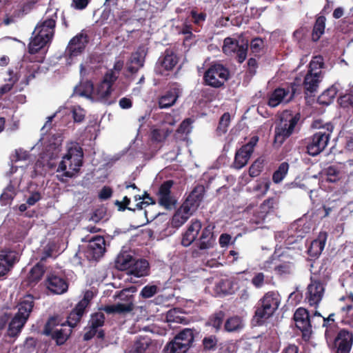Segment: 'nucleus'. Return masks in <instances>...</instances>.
Returning a JSON list of instances; mask_svg holds the SVG:
<instances>
[{
  "label": "nucleus",
  "instance_id": "nucleus-1",
  "mask_svg": "<svg viewBox=\"0 0 353 353\" xmlns=\"http://www.w3.org/2000/svg\"><path fill=\"white\" fill-rule=\"evenodd\" d=\"M57 19L56 10L49 9L46 11L32 33L33 37L29 43V52L31 54L37 53L51 41L54 34Z\"/></svg>",
  "mask_w": 353,
  "mask_h": 353
},
{
  "label": "nucleus",
  "instance_id": "nucleus-2",
  "mask_svg": "<svg viewBox=\"0 0 353 353\" xmlns=\"http://www.w3.org/2000/svg\"><path fill=\"white\" fill-rule=\"evenodd\" d=\"M117 80V75L112 71H108L103 81L94 89L90 81L81 83L74 88V94L85 97L92 101H106L112 91V85Z\"/></svg>",
  "mask_w": 353,
  "mask_h": 353
},
{
  "label": "nucleus",
  "instance_id": "nucleus-3",
  "mask_svg": "<svg viewBox=\"0 0 353 353\" xmlns=\"http://www.w3.org/2000/svg\"><path fill=\"white\" fill-rule=\"evenodd\" d=\"M83 156V150L78 143H71L68 145L67 153L57 169L58 179L65 182L66 179L72 178L82 165Z\"/></svg>",
  "mask_w": 353,
  "mask_h": 353
},
{
  "label": "nucleus",
  "instance_id": "nucleus-4",
  "mask_svg": "<svg viewBox=\"0 0 353 353\" xmlns=\"http://www.w3.org/2000/svg\"><path fill=\"white\" fill-rule=\"evenodd\" d=\"M300 117L299 113L292 114L288 111L281 114L280 121L274 130L275 144L281 145L293 133Z\"/></svg>",
  "mask_w": 353,
  "mask_h": 353
},
{
  "label": "nucleus",
  "instance_id": "nucleus-5",
  "mask_svg": "<svg viewBox=\"0 0 353 353\" xmlns=\"http://www.w3.org/2000/svg\"><path fill=\"white\" fill-rule=\"evenodd\" d=\"M281 302L278 293L269 292L261 299L255 311L254 319L257 324L261 325L277 310Z\"/></svg>",
  "mask_w": 353,
  "mask_h": 353
},
{
  "label": "nucleus",
  "instance_id": "nucleus-6",
  "mask_svg": "<svg viewBox=\"0 0 353 353\" xmlns=\"http://www.w3.org/2000/svg\"><path fill=\"white\" fill-rule=\"evenodd\" d=\"M40 141L44 142V151L41 154L42 162L44 166L52 169L55 167L53 161L59 156L63 139L61 137L53 134L42 137Z\"/></svg>",
  "mask_w": 353,
  "mask_h": 353
},
{
  "label": "nucleus",
  "instance_id": "nucleus-7",
  "mask_svg": "<svg viewBox=\"0 0 353 353\" xmlns=\"http://www.w3.org/2000/svg\"><path fill=\"white\" fill-rule=\"evenodd\" d=\"M117 266L121 270H128V274L137 278L145 276L149 272V263L146 260L135 261L130 255L118 256Z\"/></svg>",
  "mask_w": 353,
  "mask_h": 353
},
{
  "label": "nucleus",
  "instance_id": "nucleus-8",
  "mask_svg": "<svg viewBox=\"0 0 353 353\" xmlns=\"http://www.w3.org/2000/svg\"><path fill=\"white\" fill-rule=\"evenodd\" d=\"M88 41V36L83 30L70 39L64 52L67 65L76 62L77 57L83 53Z\"/></svg>",
  "mask_w": 353,
  "mask_h": 353
},
{
  "label": "nucleus",
  "instance_id": "nucleus-9",
  "mask_svg": "<svg viewBox=\"0 0 353 353\" xmlns=\"http://www.w3.org/2000/svg\"><path fill=\"white\" fill-rule=\"evenodd\" d=\"M332 130L333 125L330 123H326L325 127L310 138L307 145V151L310 156H316L325 148Z\"/></svg>",
  "mask_w": 353,
  "mask_h": 353
},
{
  "label": "nucleus",
  "instance_id": "nucleus-10",
  "mask_svg": "<svg viewBox=\"0 0 353 353\" xmlns=\"http://www.w3.org/2000/svg\"><path fill=\"white\" fill-rule=\"evenodd\" d=\"M35 0H19L14 1L3 19L5 25H10L22 19L35 7Z\"/></svg>",
  "mask_w": 353,
  "mask_h": 353
},
{
  "label": "nucleus",
  "instance_id": "nucleus-11",
  "mask_svg": "<svg viewBox=\"0 0 353 353\" xmlns=\"http://www.w3.org/2000/svg\"><path fill=\"white\" fill-rule=\"evenodd\" d=\"M326 341L330 348L336 350V353H349L353 343V334L343 329L339 332L336 337L332 335Z\"/></svg>",
  "mask_w": 353,
  "mask_h": 353
},
{
  "label": "nucleus",
  "instance_id": "nucleus-12",
  "mask_svg": "<svg viewBox=\"0 0 353 353\" xmlns=\"http://www.w3.org/2000/svg\"><path fill=\"white\" fill-rule=\"evenodd\" d=\"M57 319L51 317L46 324L44 332L46 335H52L56 340L57 345L63 344L72 332V327L65 324H61L53 330L54 326L57 324Z\"/></svg>",
  "mask_w": 353,
  "mask_h": 353
},
{
  "label": "nucleus",
  "instance_id": "nucleus-13",
  "mask_svg": "<svg viewBox=\"0 0 353 353\" xmlns=\"http://www.w3.org/2000/svg\"><path fill=\"white\" fill-rule=\"evenodd\" d=\"M228 76L229 72L221 64H214L205 72L204 79L208 85L219 88L223 85Z\"/></svg>",
  "mask_w": 353,
  "mask_h": 353
},
{
  "label": "nucleus",
  "instance_id": "nucleus-14",
  "mask_svg": "<svg viewBox=\"0 0 353 353\" xmlns=\"http://www.w3.org/2000/svg\"><path fill=\"white\" fill-rule=\"evenodd\" d=\"M295 92L296 88L294 84L286 88H276L269 95L268 103L272 108H275L281 103H287L294 98Z\"/></svg>",
  "mask_w": 353,
  "mask_h": 353
},
{
  "label": "nucleus",
  "instance_id": "nucleus-15",
  "mask_svg": "<svg viewBox=\"0 0 353 353\" xmlns=\"http://www.w3.org/2000/svg\"><path fill=\"white\" fill-rule=\"evenodd\" d=\"M129 292L128 290H123L120 292L118 297L121 300H124L123 303H117L114 305H107L103 310L108 314H125L132 311L134 308L133 296L127 294Z\"/></svg>",
  "mask_w": 353,
  "mask_h": 353
},
{
  "label": "nucleus",
  "instance_id": "nucleus-16",
  "mask_svg": "<svg viewBox=\"0 0 353 353\" xmlns=\"http://www.w3.org/2000/svg\"><path fill=\"white\" fill-rule=\"evenodd\" d=\"M325 293V285L319 281L311 278L310 283L307 287L305 301L311 306L317 307Z\"/></svg>",
  "mask_w": 353,
  "mask_h": 353
},
{
  "label": "nucleus",
  "instance_id": "nucleus-17",
  "mask_svg": "<svg viewBox=\"0 0 353 353\" xmlns=\"http://www.w3.org/2000/svg\"><path fill=\"white\" fill-rule=\"evenodd\" d=\"M248 44H239L236 39L227 37L223 41V52L227 55L236 54L238 61L243 63L247 57Z\"/></svg>",
  "mask_w": 353,
  "mask_h": 353
},
{
  "label": "nucleus",
  "instance_id": "nucleus-18",
  "mask_svg": "<svg viewBox=\"0 0 353 353\" xmlns=\"http://www.w3.org/2000/svg\"><path fill=\"white\" fill-rule=\"evenodd\" d=\"M294 319L296 327L301 331L303 337L308 340L312 334V324L307 310L303 307L298 308L294 312Z\"/></svg>",
  "mask_w": 353,
  "mask_h": 353
},
{
  "label": "nucleus",
  "instance_id": "nucleus-19",
  "mask_svg": "<svg viewBox=\"0 0 353 353\" xmlns=\"http://www.w3.org/2000/svg\"><path fill=\"white\" fill-rule=\"evenodd\" d=\"M45 284L49 291L56 294H63L68 289V283L65 277L55 272L47 274Z\"/></svg>",
  "mask_w": 353,
  "mask_h": 353
},
{
  "label": "nucleus",
  "instance_id": "nucleus-20",
  "mask_svg": "<svg viewBox=\"0 0 353 353\" xmlns=\"http://www.w3.org/2000/svg\"><path fill=\"white\" fill-rule=\"evenodd\" d=\"M72 113V117L74 119V121L77 123L81 122L85 115V110L81 108L79 105H74L71 108H67V107H61L59 110H57L54 115L48 117V121L46 122L45 125H43V128H51V122L52 121V119L54 117H63L65 114H68Z\"/></svg>",
  "mask_w": 353,
  "mask_h": 353
},
{
  "label": "nucleus",
  "instance_id": "nucleus-21",
  "mask_svg": "<svg viewBox=\"0 0 353 353\" xmlns=\"http://www.w3.org/2000/svg\"><path fill=\"white\" fill-rule=\"evenodd\" d=\"M310 230L311 227L310 223L305 221V220H298L290 226L289 230L290 236L288 237L286 244L290 245L294 243V237H296L295 242H297L299 239H302Z\"/></svg>",
  "mask_w": 353,
  "mask_h": 353
},
{
  "label": "nucleus",
  "instance_id": "nucleus-22",
  "mask_svg": "<svg viewBox=\"0 0 353 353\" xmlns=\"http://www.w3.org/2000/svg\"><path fill=\"white\" fill-rule=\"evenodd\" d=\"M195 205L190 206L183 202L172 216L171 224L172 227L179 228L183 225L195 212Z\"/></svg>",
  "mask_w": 353,
  "mask_h": 353
},
{
  "label": "nucleus",
  "instance_id": "nucleus-23",
  "mask_svg": "<svg viewBox=\"0 0 353 353\" xmlns=\"http://www.w3.org/2000/svg\"><path fill=\"white\" fill-rule=\"evenodd\" d=\"M147 48L145 46H140L136 52L131 54L128 62V70L131 73H136L141 68L145 62Z\"/></svg>",
  "mask_w": 353,
  "mask_h": 353
},
{
  "label": "nucleus",
  "instance_id": "nucleus-24",
  "mask_svg": "<svg viewBox=\"0 0 353 353\" xmlns=\"http://www.w3.org/2000/svg\"><path fill=\"white\" fill-rule=\"evenodd\" d=\"M105 251V241L103 236H95L89 241L87 252L92 259L101 257Z\"/></svg>",
  "mask_w": 353,
  "mask_h": 353
},
{
  "label": "nucleus",
  "instance_id": "nucleus-25",
  "mask_svg": "<svg viewBox=\"0 0 353 353\" xmlns=\"http://www.w3.org/2000/svg\"><path fill=\"white\" fill-rule=\"evenodd\" d=\"M178 63V59L176 55L171 50H166L164 54L161 57L157 62L156 67L157 72L163 74V70L165 71L172 70Z\"/></svg>",
  "mask_w": 353,
  "mask_h": 353
},
{
  "label": "nucleus",
  "instance_id": "nucleus-26",
  "mask_svg": "<svg viewBox=\"0 0 353 353\" xmlns=\"http://www.w3.org/2000/svg\"><path fill=\"white\" fill-rule=\"evenodd\" d=\"M201 227L202 225L200 221L197 219L192 220L190 225L182 236L181 244L185 247L190 245L196 239Z\"/></svg>",
  "mask_w": 353,
  "mask_h": 353
},
{
  "label": "nucleus",
  "instance_id": "nucleus-27",
  "mask_svg": "<svg viewBox=\"0 0 353 353\" xmlns=\"http://www.w3.org/2000/svg\"><path fill=\"white\" fill-rule=\"evenodd\" d=\"M157 347L148 336L139 337L134 343L132 353H154Z\"/></svg>",
  "mask_w": 353,
  "mask_h": 353
},
{
  "label": "nucleus",
  "instance_id": "nucleus-28",
  "mask_svg": "<svg viewBox=\"0 0 353 353\" xmlns=\"http://www.w3.org/2000/svg\"><path fill=\"white\" fill-rule=\"evenodd\" d=\"M17 254L13 251H3L0 254V277L11 269L17 261Z\"/></svg>",
  "mask_w": 353,
  "mask_h": 353
},
{
  "label": "nucleus",
  "instance_id": "nucleus-29",
  "mask_svg": "<svg viewBox=\"0 0 353 353\" xmlns=\"http://www.w3.org/2000/svg\"><path fill=\"white\" fill-rule=\"evenodd\" d=\"M327 237V232H321L318 237L310 243L307 249V253L310 256L316 257L321 254L324 249Z\"/></svg>",
  "mask_w": 353,
  "mask_h": 353
},
{
  "label": "nucleus",
  "instance_id": "nucleus-30",
  "mask_svg": "<svg viewBox=\"0 0 353 353\" xmlns=\"http://www.w3.org/2000/svg\"><path fill=\"white\" fill-rule=\"evenodd\" d=\"M33 307V296L30 294L26 295L19 302L17 306V312L16 314L20 316V317L25 318L26 320H28L32 311Z\"/></svg>",
  "mask_w": 353,
  "mask_h": 353
},
{
  "label": "nucleus",
  "instance_id": "nucleus-31",
  "mask_svg": "<svg viewBox=\"0 0 353 353\" xmlns=\"http://www.w3.org/2000/svg\"><path fill=\"white\" fill-rule=\"evenodd\" d=\"M322 79L323 74L307 72L303 81L304 89L310 93L316 92Z\"/></svg>",
  "mask_w": 353,
  "mask_h": 353
},
{
  "label": "nucleus",
  "instance_id": "nucleus-32",
  "mask_svg": "<svg viewBox=\"0 0 353 353\" xmlns=\"http://www.w3.org/2000/svg\"><path fill=\"white\" fill-rule=\"evenodd\" d=\"M180 90L176 87L171 88L159 100L160 108H167L174 104L179 96Z\"/></svg>",
  "mask_w": 353,
  "mask_h": 353
},
{
  "label": "nucleus",
  "instance_id": "nucleus-33",
  "mask_svg": "<svg viewBox=\"0 0 353 353\" xmlns=\"http://www.w3.org/2000/svg\"><path fill=\"white\" fill-rule=\"evenodd\" d=\"M215 239L213 235L212 228L210 226L205 227L203 230L201 237L197 243L200 250H208L213 247Z\"/></svg>",
  "mask_w": 353,
  "mask_h": 353
},
{
  "label": "nucleus",
  "instance_id": "nucleus-34",
  "mask_svg": "<svg viewBox=\"0 0 353 353\" xmlns=\"http://www.w3.org/2000/svg\"><path fill=\"white\" fill-rule=\"evenodd\" d=\"M172 130L168 127V121H163L152 130V139L157 142L164 141Z\"/></svg>",
  "mask_w": 353,
  "mask_h": 353
},
{
  "label": "nucleus",
  "instance_id": "nucleus-35",
  "mask_svg": "<svg viewBox=\"0 0 353 353\" xmlns=\"http://www.w3.org/2000/svg\"><path fill=\"white\" fill-rule=\"evenodd\" d=\"M205 193V188L202 185H196L184 201L190 206L195 205V210L199 207Z\"/></svg>",
  "mask_w": 353,
  "mask_h": 353
},
{
  "label": "nucleus",
  "instance_id": "nucleus-36",
  "mask_svg": "<svg viewBox=\"0 0 353 353\" xmlns=\"http://www.w3.org/2000/svg\"><path fill=\"white\" fill-rule=\"evenodd\" d=\"M246 147H241L235 154L233 167L237 170L243 168L248 162L252 154L246 150Z\"/></svg>",
  "mask_w": 353,
  "mask_h": 353
},
{
  "label": "nucleus",
  "instance_id": "nucleus-37",
  "mask_svg": "<svg viewBox=\"0 0 353 353\" xmlns=\"http://www.w3.org/2000/svg\"><path fill=\"white\" fill-rule=\"evenodd\" d=\"M26 321L27 320L25 318L20 317V316L15 314L9 324L8 335L10 336H17L21 332Z\"/></svg>",
  "mask_w": 353,
  "mask_h": 353
},
{
  "label": "nucleus",
  "instance_id": "nucleus-38",
  "mask_svg": "<svg viewBox=\"0 0 353 353\" xmlns=\"http://www.w3.org/2000/svg\"><path fill=\"white\" fill-rule=\"evenodd\" d=\"M194 330L185 328L174 337L176 339V341H179L183 346H186V348L188 350L194 341Z\"/></svg>",
  "mask_w": 353,
  "mask_h": 353
},
{
  "label": "nucleus",
  "instance_id": "nucleus-39",
  "mask_svg": "<svg viewBox=\"0 0 353 353\" xmlns=\"http://www.w3.org/2000/svg\"><path fill=\"white\" fill-rule=\"evenodd\" d=\"M19 181H10V183L5 188L3 193L0 196V200L3 205H6L8 202L13 199L16 194V188L19 185Z\"/></svg>",
  "mask_w": 353,
  "mask_h": 353
},
{
  "label": "nucleus",
  "instance_id": "nucleus-40",
  "mask_svg": "<svg viewBox=\"0 0 353 353\" xmlns=\"http://www.w3.org/2000/svg\"><path fill=\"white\" fill-rule=\"evenodd\" d=\"M45 272L43 265L37 263L30 271L28 276V281L30 285L35 284L42 278Z\"/></svg>",
  "mask_w": 353,
  "mask_h": 353
},
{
  "label": "nucleus",
  "instance_id": "nucleus-41",
  "mask_svg": "<svg viewBox=\"0 0 353 353\" xmlns=\"http://www.w3.org/2000/svg\"><path fill=\"white\" fill-rule=\"evenodd\" d=\"M270 185V181L268 178L260 179L256 181L253 187V192L257 196H264L268 191Z\"/></svg>",
  "mask_w": 353,
  "mask_h": 353
},
{
  "label": "nucleus",
  "instance_id": "nucleus-42",
  "mask_svg": "<svg viewBox=\"0 0 353 353\" xmlns=\"http://www.w3.org/2000/svg\"><path fill=\"white\" fill-rule=\"evenodd\" d=\"M325 20V17L323 16L319 17L316 19L312 34V38L314 41H317L324 33Z\"/></svg>",
  "mask_w": 353,
  "mask_h": 353
},
{
  "label": "nucleus",
  "instance_id": "nucleus-43",
  "mask_svg": "<svg viewBox=\"0 0 353 353\" xmlns=\"http://www.w3.org/2000/svg\"><path fill=\"white\" fill-rule=\"evenodd\" d=\"M187 351L186 346H183V344L176 341L175 337L163 349V353H185Z\"/></svg>",
  "mask_w": 353,
  "mask_h": 353
},
{
  "label": "nucleus",
  "instance_id": "nucleus-44",
  "mask_svg": "<svg viewBox=\"0 0 353 353\" xmlns=\"http://www.w3.org/2000/svg\"><path fill=\"white\" fill-rule=\"evenodd\" d=\"M243 327V320L239 316H232L226 321L224 329L227 332H235L241 330Z\"/></svg>",
  "mask_w": 353,
  "mask_h": 353
},
{
  "label": "nucleus",
  "instance_id": "nucleus-45",
  "mask_svg": "<svg viewBox=\"0 0 353 353\" xmlns=\"http://www.w3.org/2000/svg\"><path fill=\"white\" fill-rule=\"evenodd\" d=\"M84 311L85 309L80 310L79 308V305L77 304L75 308L70 313L68 317V325L72 328L74 327L82 317Z\"/></svg>",
  "mask_w": 353,
  "mask_h": 353
},
{
  "label": "nucleus",
  "instance_id": "nucleus-46",
  "mask_svg": "<svg viewBox=\"0 0 353 353\" xmlns=\"http://www.w3.org/2000/svg\"><path fill=\"white\" fill-rule=\"evenodd\" d=\"M289 170V164L283 162L280 164L278 169L274 172L272 181L275 183H279L283 181L288 174Z\"/></svg>",
  "mask_w": 353,
  "mask_h": 353
},
{
  "label": "nucleus",
  "instance_id": "nucleus-47",
  "mask_svg": "<svg viewBox=\"0 0 353 353\" xmlns=\"http://www.w3.org/2000/svg\"><path fill=\"white\" fill-rule=\"evenodd\" d=\"M314 316H319L323 318V326L325 327V339H328L329 337H331L332 335H334L335 332L337 330V326L336 323H333V327L332 326V324L331 323V321H327V319L325 317H323L319 312L316 311L314 312Z\"/></svg>",
  "mask_w": 353,
  "mask_h": 353
},
{
  "label": "nucleus",
  "instance_id": "nucleus-48",
  "mask_svg": "<svg viewBox=\"0 0 353 353\" xmlns=\"http://www.w3.org/2000/svg\"><path fill=\"white\" fill-rule=\"evenodd\" d=\"M338 92L336 85H334L326 90L320 97V101L323 103L330 104L334 99Z\"/></svg>",
  "mask_w": 353,
  "mask_h": 353
},
{
  "label": "nucleus",
  "instance_id": "nucleus-49",
  "mask_svg": "<svg viewBox=\"0 0 353 353\" xmlns=\"http://www.w3.org/2000/svg\"><path fill=\"white\" fill-rule=\"evenodd\" d=\"M8 72L10 76L8 79V83H6L0 88V97L4 94L10 91L14 83L17 82L19 79L18 77L14 74L12 70H9Z\"/></svg>",
  "mask_w": 353,
  "mask_h": 353
},
{
  "label": "nucleus",
  "instance_id": "nucleus-50",
  "mask_svg": "<svg viewBox=\"0 0 353 353\" xmlns=\"http://www.w3.org/2000/svg\"><path fill=\"white\" fill-rule=\"evenodd\" d=\"M134 197L136 201L142 200L141 201H139L136 204V208L139 210H142L143 208H145L150 204L154 203L153 199L150 196V195L147 192H145L142 196L134 195Z\"/></svg>",
  "mask_w": 353,
  "mask_h": 353
},
{
  "label": "nucleus",
  "instance_id": "nucleus-51",
  "mask_svg": "<svg viewBox=\"0 0 353 353\" xmlns=\"http://www.w3.org/2000/svg\"><path fill=\"white\" fill-rule=\"evenodd\" d=\"M275 272L279 275L291 274L294 270V265L292 262H283L274 268Z\"/></svg>",
  "mask_w": 353,
  "mask_h": 353
},
{
  "label": "nucleus",
  "instance_id": "nucleus-52",
  "mask_svg": "<svg viewBox=\"0 0 353 353\" xmlns=\"http://www.w3.org/2000/svg\"><path fill=\"white\" fill-rule=\"evenodd\" d=\"M230 123V115L229 113L225 112L224 113L219 121V125L217 127V133L219 135H221L223 134H225L228 128Z\"/></svg>",
  "mask_w": 353,
  "mask_h": 353
},
{
  "label": "nucleus",
  "instance_id": "nucleus-53",
  "mask_svg": "<svg viewBox=\"0 0 353 353\" xmlns=\"http://www.w3.org/2000/svg\"><path fill=\"white\" fill-rule=\"evenodd\" d=\"M323 59L322 57H314L310 63L308 72L323 74L321 68H323Z\"/></svg>",
  "mask_w": 353,
  "mask_h": 353
},
{
  "label": "nucleus",
  "instance_id": "nucleus-54",
  "mask_svg": "<svg viewBox=\"0 0 353 353\" xmlns=\"http://www.w3.org/2000/svg\"><path fill=\"white\" fill-rule=\"evenodd\" d=\"M105 316L101 312L95 313L92 315L91 319L89 321V325L98 329L101 327L104 323Z\"/></svg>",
  "mask_w": 353,
  "mask_h": 353
},
{
  "label": "nucleus",
  "instance_id": "nucleus-55",
  "mask_svg": "<svg viewBox=\"0 0 353 353\" xmlns=\"http://www.w3.org/2000/svg\"><path fill=\"white\" fill-rule=\"evenodd\" d=\"M223 319L224 313L223 312H219L212 316L210 319L209 324L218 330L221 327Z\"/></svg>",
  "mask_w": 353,
  "mask_h": 353
},
{
  "label": "nucleus",
  "instance_id": "nucleus-56",
  "mask_svg": "<svg viewBox=\"0 0 353 353\" xmlns=\"http://www.w3.org/2000/svg\"><path fill=\"white\" fill-rule=\"evenodd\" d=\"M159 203L167 209L171 208L175 203L171 194H159Z\"/></svg>",
  "mask_w": 353,
  "mask_h": 353
},
{
  "label": "nucleus",
  "instance_id": "nucleus-57",
  "mask_svg": "<svg viewBox=\"0 0 353 353\" xmlns=\"http://www.w3.org/2000/svg\"><path fill=\"white\" fill-rule=\"evenodd\" d=\"M168 322L181 323L183 317L180 316V312L176 309L170 310L165 316Z\"/></svg>",
  "mask_w": 353,
  "mask_h": 353
},
{
  "label": "nucleus",
  "instance_id": "nucleus-58",
  "mask_svg": "<svg viewBox=\"0 0 353 353\" xmlns=\"http://www.w3.org/2000/svg\"><path fill=\"white\" fill-rule=\"evenodd\" d=\"M276 200L274 198H270L265 200L261 205V212L263 213L261 218L264 219L265 214L268 213L276 205Z\"/></svg>",
  "mask_w": 353,
  "mask_h": 353
},
{
  "label": "nucleus",
  "instance_id": "nucleus-59",
  "mask_svg": "<svg viewBox=\"0 0 353 353\" xmlns=\"http://www.w3.org/2000/svg\"><path fill=\"white\" fill-rule=\"evenodd\" d=\"M327 181L335 182L341 178V173L335 166H330L326 170Z\"/></svg>",
  "mask_w": 353,
  "mask_h": 353
},
{
  "label": "nucleus",
  "instance_id": "nucleus-60",
  "mask_svg": "<svg viewBox=\"0 0 353 353\" xmlns=\"http://www.w3.org/2000/svg\"><path fill=\"white\" fill-rule=\"evenodd\" d=\"M193 123V120L190 118L185 119L180 125L179 128L177 130L178 133L180 134H188L191 132L192 130V123Z\"/></svg>",
  "mask_w": 353,
  "mask_h": 353
},
{
  "label": "nucleus",
  "instance_id": "nucleus-61",
  "mask_svg": "<svg viewBox=\"0 0 353 353\" xmlns=\"http://www.w3.org/2000/svg\"><path fill=\"white\" fill-rule=\"evenodd\" d=\"M157 286L154 285H146L142 289L140 294L142 297L148 299L153 296L157 292Z\"/></svg>",
  "mask_w": 353,
  "mask_h": 353
},
{
  "label": "nucleus",
  "instance_id": "nucleus-62",
  "mask_svg": "<svg viewBox=\"0 0 353 353\" xmlns=\"http://www.w3.org/2000/svg\"><path fill=\"white\" fill-rule=\"evenodd\" d=\"M263 168L262 161L260 160L255 161L250 167L249 174L252 177L258 176Z\"/></svg>",
  "mask_w": 353,
  "mask_h": 353
},
{
  "label": "nucleus",
  "instance_id": "nucleus-63",
  "mask_svg": "<svg viewBox=\"0 0 353 353\" xmlns=\"http://www.w3.org/2000/svg\"><path fill=\"white\" fill-rule=\"evenodd\" d=\"M347 301L346 305L345 306L341 307V310L342 312L347 314L349 311L352 310L353 308V305L350 303L349 302L353 303V294H350L347 296H342L340 298L339 301L343 302Z\"/></svg>",
  "mask_w": 353,
  "mask_h": 353
},
{
  "label": "nucleus",
  "instance_id": "nucleus-64",
  "mask_svg": "<svg viewBox=\"0 0 353 353\" xmlns=\"http://www.w3.org/2000/svg\"><path fill=\"white\" fill-rule=\"evenodd\" d=\"M251 283L255 288H261L265 283V276L263 273H256L252 279Z\"/></svg>",
  "mask_w": 353,
  "mask_h": 353
}]
</instances>
